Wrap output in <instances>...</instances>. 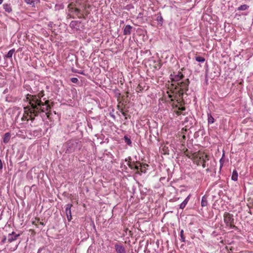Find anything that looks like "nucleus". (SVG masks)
Returning <instances> with one entry per match:
<instances>
[{"instance_id":"nucleus-14","label":"nucleus","mask_w":253,"mask_h":253,"mask_svg":"<svg viewBox=\"0 0 253 253\" xmlns=\"http://www.w3.org/2000/svg\"><path fill=\"white\" fill-rule=\"evenodd\" d=\"M190 197V195H188L186 199L183 201V202L179 205V208L181 209H183L186 205L187 204Z\"/></svg>"},{"instance_id":"nucleus-2","label":"nucleus","mask_w":253,"mask_h":253,"mask_svg":"<svg viewBox=\"0 0 253 253\" xmlns=\"http://www.w3.org/2000/svg\"><path fill=\"white\" fill-rule=\"evenodd\" d=\"M66 145L67 147L66 153H72L77 150H80L82 147L81 141L77 139H72L67 141Z\"/></svg>"},{"instance_id":"nucleus-19","label":"nucleus","mask_w":253,"mask_h":253,"mask_svg":"<svg viewBox=\"0 0 253 253\" xmlns=\"http://www.w3.org/2000/svg\"><path fill=\"white\" fill-rule=\"evenodd\" d=\"M15 50L14 48H13L10 50L7 54L4 56V58H11L13 53L15 52Z\"/></svg>"},{"instance_id":"nucleus-27","label":"nucleus","mask_w":253,"mask_h":253,"mask_svg":"<svg viewBox=\"0 0 253 253\" xmlns=\"http://www.w3.org/2000/svg\"><path fill=\"white\" fill-rule=\"evenodd\" d=\"M6 239H7L6 237L5 236H3L2 239L1 240V242H0V244L1 245L4 244L5 243Z\"/></svg>"},{"instance_id":"nucleus-11","label":"nucleus","mask_w":253,"mask_h":253,"mask_svg":"<svg viewBox=\"0 0 253 253\" xmlns=\"http://www.w3.org/2000/svg\"><path fill=\"white\" fill-rule=\"evenodd\" d=\"M115 249L117 253H126V250L125 247L121 244H116L115 245Z\"/></svg>"},{"instance_id":"nucleus-36","label":"nucleus","mask_w":253,"mask_h":253,"mask_svg":"<svg viewBox=\"0 0 253 253\" xmlns=\"http://www.w3.org/2000/svg\"><path fill=\"white\" fill-rule=\"evenodd\" d=\"M142 15H143V14H142V13H139L138 14V17H141V16H142Z\"/></svg>"},{"instance_id":"nucleus-25","label":"nucleus","mask_w":253,"mask_h":253,"mask_svg":"<svg viewBox=\"0 0 253 253\" xmlns=\"http://www.w3.org/2000/svg\"><path fill=\"white\" fill-rule=\"evenodd\" d=\"M24 1L27 4H30L32 7H34V2L32 1V0H24Z\"/></svg>"},{"instance_id":"nucleus-40","label":"nucleus","mask_w":253,"mask_h":253,"mask_svg":"<svg viewBox=\"0 0 253 253\" xmlns=\"http://www.w3.org/2000/svg\"><path fill=\"white\" fill-rule=\"evenodd\" d=\"M203 167L204 168H205V164H204L203 165Z\"/></svg>"},{"instance_id":"nucleus-29","label":"nucleus","mask_w":253,"mask_h":253,"mask_svg":"<svg viewBox=\"0 0 253 253\" xmlns=\"http://www.w3.org/2000/svg\"><path fill=\"white\" fill-rule=\"evenodd\" d=\"M53 24V23L52 22H49L48 24V26L51 28H52Z\"/></svg>"},{"instance_id":"nucleus-8","label":"nucleus","mask_w":253,"mask_h":253,"mask_svg":"<svg viewBox=\"0 0 253 253\" xmlns=\"http://www.w3.org/2000/svg\"><path fill=\"white\" fill-rule=\"evenodd\" d=\"M72 206L73 205L71 204H68L65 206V212L68 221H70L72 219L71 211Z\"/></svg>"},{"instance_id":"nucleus-39","label":"nucleus","mask_w":253,"mask_h":253,"mask_svg":"<svg viewBox=\"0 0 253 253\" xmlns=\"http://www.w3.org/2000/svg\"><path fill=\"white\" fill-rule=\"evenodd\" d=\"M40 224H41V225H44L43 223V222H41Z\"/></svg>"},{"instance_id":"nucleus-5","label":"nucleus","mask_w":253,"mask_h":253,"mask_svg":"<svg viewBox=\"0 0 253 253\" xmlns=\"http://www.w3.org/2000/svg\"><path fill=\"white\" fill-rule=\"evenodd\" d=\"M189 84L190 81L188 79L177 83L178 85L180 87L178 91L179 96L180 98H183L184 92L186 93L188 90Z\"/></svg>"},{"instance_id":"nucleus-7","label":"nucleus","mask_w":253,"mask_h":253,"mask_svg":"<svg viewBox=\"0 0 253 253\" xmlns=\"http://www.w3.org/2000/svg\"><path fill=\"white\" fill-rule=\"evenodd\" d=\"M171 79L172 82H177L182 79L184 76L181 72H178L176 74L170 75Z\"/></svg>"},{"instance_id":"nucleus-18","label":"nucleus","mask_w":253,"mask_h":253,"mask_svg":"<svg viewBox=\"0 0 253 253\" xmlns=\"http://www.w3.org/2000/svg\"><path fill=\"white\" fill-rule=\"evenodd\" d=\"M125 142L129 146H131L132 142L130 139V136L126 135L124 137Z\"/></svg>"},{"instance_id":"nucleus-41","label":"nucleus","mask_w":253,"mask_h":253,"mask_svg":"<svg viewBox=\"0 0 253 253\" xmlns=\"http://www.w3.org/2000/svg\"><path fill=\"white\" fill-rule=\"evenodd\" d=\"M146 167L145 168H143V170H146Z\"/></svg>"},{"instance_id":"nucleus-31","label":"nucleus","mask_w":253,"mask_h":253,"mask_svg":"<svg viewBox=\"0 0 253 253\" xmlns=\"http://www.w3.org/2000/svg\"><path fill=\"white\" fill-rule=\"evenodd\" d=\"M2 168H3L2 163L1 161V160H0V169H2Z\"/></svg>"},{"instance_id":"nucleus-10","label":"nucleus","mask_w":253,"mask_h":253,"mask_svg":"<svg viewBox=\"0 0 253 253\" xmlns=\"http://www.w3.org/2000/svg\"><path fill=\"white\" fill-rule=\"evenodd\" d=\"M133 27L130 25H126L123 28V35L125 36L130 35L131 34Z\"/></svg>"},{"instance_id":"nucleus-12","label":"nucleus","mask_w":253,"mask_h":253,"mask_svg":"<svg viewBox=\"0 0 253 253\" xmlns=\"http://www.w3.org/2000/svg\"><path fill=\"white\" fill-rule=\"evenodd\" d=\"M19 236L20 234H16L14 232H12L11 233H10L8 235V242L11 243L14 241H15Z\"/></svg>"},{"instance_id":"nucleus-15","label":"nucleus","mask_w":253,"mask_h":253,"mask_svg":"<svg viewBox=\"0 0 253 253\" xmlns=\"http://www.w3.org/2000/svg\"><path fill=\"white\" fill-rule=\"evenodd\" d=\"M3 7L5 11L9 13L12 11L10 4L4 3L3 4Z\"/></svg>"},{"instance_id":"nucleus-16","label":"nucleus","mask_w":253,"mask_h":253,"mask_svg":"<svg viewBox=\"0 0 253 253\" xmlns=\"http://www.w3.org/2000/svg\"><path fill=\"white\" fill-rule=\"evenodd\" d=\"M10 138V133L9 132H6L4 134L3 137V142L4 143L6 144L7 143Z\"/></svg>"},{"instance_id":"nucleus-23","label":"nucleus","mask_w":253,"mask_h":253,"mask_svg":"<svg viewBox=\"0 0 253 253\" xmlns=\"http://www.w3.org/2000/svg\"><path fill=\"white\" fill-rule=\"evenodd\" d=\"M195 60L199 62L203 63L205 61V58L202 56H196L195 57Z\"/></svg>"},{"instance_id":"nucleus-37","label":"nucleus","mask_w":253,"mask_h":253,"mask_svg":"<svg viewBox=\"0 0 253 253\" xmlns=\"http://www.w3.org/2000/svg\"><path fill=\"white\" fill-rule=\"evenodd\" d=\"M82 7H83V9H84H84H85V5H83V6H82Z\"/></svg>"},{"instance_id":"nucleus-9","label":"nucleus","mask_w":253,"mask_h":253,"mask_svg":"<svg viewBox=\"0 0 253 253\" xmlns=\"http://www.w3.org/2000/svg\"><path fill=\"white\" fill-rule=\"evenodd\" d=\"M81 25L80 21H72L70 23V27L76 31L79 30Z\"/></svg>"},{"instance_id":"nucleus-32","label":"nucleus","mask_w":253,"mask_h":253,"mask_svg":"<svg viewBox=\"0 0 253 253\" xmlns=\"http://www.w3.org/2000/svg\"><path fill=\"white\" fill-rule=\"evenodd\" d=\"M72 71H73V72L76 73H78V72H79V71L77 69H72Z\"/></svg>"},{"instance_id":"nucleus-17","label":"nucleus","mask_w":253,"mask_h":253,"mask_svg":"<svg viewBox=\"0 0 253 253\" xmlns=\"http://www.w3.org/2000/svg\"><path fill=\"white\" fill-rule=\"evenodd\" d=\"M208 200H207V196L206 195H204L202 198L201 206L203 207H206L208 205Z\"/></svg>"},{"instance_id":"nucleus-3","label":"nucleus","mask_w":253,"mask_h":253,"mask_svg":"<svg viewBox=\"0 0 253 253\" xmlns=\"http://www.w3.org/2000/svg\"><path fill=\"white\" fill-rule=\"evenodd\" d=\"M128 166L131 169L136 170V173L141 174V173H145L146 172V170H143V168H146V167H148V165L147 164H143L138 161L136 162H130L129 161L127 163Z\"/></svg>"},{"instance_id":"nucleus-22","label":"nucleus","mask_w":253,"mask_h":253,"mask_svg":"<svg viewBox=\"0 0 253 253\" xmlns=\"http://www.w3.org/2000/svg\"><path fill=\"white\" fill-rule=\"evenodd\" d=\"M249 7V6L247 4H243L237 8L239 11L246 10Z\"/></svg>"},{"instance_id":"nucleus-38","label":"nucleus","mask_w":253,"mask_h":253,"mask_svg":"<svg viewBox=\"0 0 253 253\" xmlns=\"http://www.w3.org/2000/svg\"><path fill=\"white\" fill-rule=\"evenodd\" d=\"M3 2V0H0V4H1Z\"/></svg>"},{"instance_id":"nucleus-4","label":"nucleus","mask_w":253,"mask_h":253,"mask_svg":"<svg viewBox=\"0 0 253 253\" xmlns=\"http://www.w3.org/2000/svg\"><path fill=\"white\" fill-rule=\"evenodd\" d=\"M224 222L226 225L230 229L238 230V228L234 225V218L233 215L228 212H225L223 214Z\"/></svg>"},{"instance_id":"nucleus-20","label":"nucleus","mask_w":253,"mask_h":253,"mask_svg":"<svg viewBox=\"0 0 253 253\" xmlns=\"http://www.w3.org/2000/svg\"><path fill=\"white\" fill-rule=\"evenodd\" d=\"M238 172L236 170H234L232 174L231 179L234 181L238 180Z\"/></svg>"},{"instance_id":"nucleus-28","label":"nucleus","mask_w":253,"mask_h":253,"mask_svg":"<svg viewBox=\"0 0 253 253\" xmlns=\"http://www.w3.org/2000/svg\"><path fill=\"white\" fill-rule=\"evenodd\" d=\"M220 169H221L223 166V162H224V161L223 160V157H222L220 161Z\"/></svg>"},{"instance_id":"nucleus-6","label":"nucleus","mask_w":253,"mask_h":253,"mask_svg":"<svg viewBox=\"0 0 253 253\" xmlns=\"http://www.w3.org/2000/svg\"><path fill=\"white\" fill-rule=\"evenodd\" d=\"M71 5L72 4H70L68 5V8H69V11L71 13L74 14L77 16L79 18H85V17L84 16L83 12L80 8L77 7H72Z\"/></svg>"},{"instance_id":"nucleus-21","label":"nucleus","mask_w":253,"mask_h":253,"mask_svg":"<svg viewBox=\"0 0 253 253\" xmlns=\"http://www.w3.org/2000/svg\"><path fill=\"white\" fill-rule=\"evenodd\" d=\"M208 122L210 124H213L214 122V119L211 113L208 114Z\"/></svg>"},{"instance_id":"nucleus-33","label":"nucleus","mask_w":253,"mask_h":253,"mask_svg":"<svg viewBox=\"0 0 253 253\" xmlns=\"http://www.w3.org/2000/svg\"><path fill=\"white\" fill-rule=\"evenodd\" d=\"M121 112H122V115H123L124 116L126 117V113H125V112H124V111H121Z\"/></svg>"},{"instance_id":"nucleus-30","label":"nucleus","mask_w":253,"mask_h":253,"mask_svg":"<svg viewBox=\"0 0 253 253\" xmlns=\"http://www.w3.org/2000/svg\"><path fill=\"white\" fill-rule=\"evenodd\" d=\"M34 2V6H35V3L39 2V0H32Z\"/></svg>"},{"instance_id":"nucleus-13","label":"nucleus","mask_w":253,"mask_h":253,"mask_svg":"<svg viewBox=\"0 0 253 253\" xmlns=\"http://www.w3.org/2000/svg\"><path fill=\"white\" fill-rule=\"evenodd\" d=\"M157 16L156 19H155L156 21H157L158 24L162 27L163 25L164 20L162 16V14L160 12H158L157 14L155 15Z\"/></svg>"},{"instance_id":"nucleus-26","label":"nucleus","mask_w":253,"mask_h":253,"mask_svg":"<svg viewBox=\"0 0 253 253\" xmlns=\"http://www.w3.org/2000/svg\"><path fill=\"white\" fill-rule=\"evenodd\" d=\"M71 81L73 83H77L79 82V80L76 78H72L71 79Z\"/></svg>"},{"instance_id":"nucleus-24","label":"nucleus","mask_w":253,"mask_h":253,"mask_svg":"<svg viewBox=\"0 0 253 253\" xmlns=\"http://www.w3.org/2000/svg\"><path fill=\"white\" fill-rule=\"evenodd\" d=\"M180 240L182 242H185V238L184 236V231L183 230H181L180 232Z\"/></svg>"},{"instance_id":"nucleus-1","label":"nucleus","mask_w":253,"mask_h":253,"mask_svg":"<svg viewBox=\"0 0 253 253\" xmlns=\"http://www.w3.org/2000/svg\"><path fill=\"white\" fill-rule=\"evenodd\" d=\"M43 92H40L38 95L28 94L26 96L27 101L29 106L24 108V115L28 121L30 120L33 122L35 117L38 116L41 112L45 113L48 111L49 106L48 102H43L41 98L43 96Z\"/></svg>"},{"instance_id":"nucleus-35","label":"nucleus","mask_w":253,"mask_h":253,"mask_svg":"<svg viewBox=\"0 0 253 253\" xmlns=\"http://www.w3.org/2000/svg\"><path fill=\"white\" fill-rule=\"evenodd\" d=\"M179 110H182V111H184V110H185V108L184 107H182L180 108H179Z\"/></svg>"},{"instance_id":"nucleus-34","label":"nucleus","mask_w":253,"mask_h":253,"mask_svg":"<svg viewBox=\"0 0 253 253\" xmlns=\"http://www.w3.org/2000/svg\"><path fill=\"white\" fill-rule=\"evenodd\" d=\"M78 74H81V75H84V73L83 71H79L78 72Z\"/></svg>"}]
</instances>
